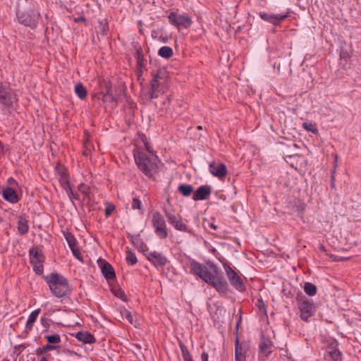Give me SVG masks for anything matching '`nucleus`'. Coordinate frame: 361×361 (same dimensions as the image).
<instances>
[{"mask_svg": "<svg viewBox=\"0 0 361 361\" xmlns=\"http://www.w3.org/2000/svg\"><path fill=\"white\" fill-rule=\"evenodd\" d=\"M191 270L202 280L214 287L220 293H226L228 290V283L224 279L219 268L214 264L209 265L211 271L208 268L195 261L190 262Z\"/></svg>", "mask_w": 361, "mask_h": 361, "instance_id": "1", "label": "nucleus"}, {"mask_svg": "<svg viewBox=\"0 0 361 361\" xmlns=\"http://www.w3.org/2000/svg\"><path fill=\"white\" fill-rule=\"evenodd\" d=\"M134 158L139 169L148 178H152L157 173L159 159L157 156L152 159L140 149H136L133 152Z\"/></svg>", "mask_w": 361, "mask_h": 361, "instance_id": "2", "label": "nucleus"}, {"mask_svg": "<svg viewBox=\"0 0 361 361\" xmlns=\"http://www.w3.org/2000/svg\"><path fill=\"white\" fill-rule=\"evenodd\" d=\"M44 279L56 297L61 298L71 293L68 280L63 276L54 272L45 276Z\"/></svg>", "mask_w": 361, "mask_h": 361, "instance_id": "3", "label": "nucleus"}, {"mask_svg": "<svg viewBox=\"0 0 361 361\" xmlns=\"http://www.w3.org/2000/svg\"><path fill=\"white\" fill-rule=\"evenodd\" d=\"M297 304L300 312V317L307 322L314 314L315 308L313 302L302 294L296 298Z\"/></svg>", "mask_w": 361, "mask_h": 361, "instance_id": "4", "label": "nucleus"}, {"mask_svg": "<svg viewBox=\"0 0 361 361\" xmlns=\"http://www.w3.org/2000/svg\"><path fill=\"white\" fill-rule=\"evenodd\" d=\"M165 214L168 219L169 223L172 225L175 229L179 231L190 233V229L188 226V220L183 219L180 215L171 213L165 209Z\"/></svg>", "mask_w": 361, "mask_h": 361, "instance_id": "5", "label": "nucleus"}, {"mask_svg": "<svg viewBox=\"0 0 361 361\" xmlns=\"http://www.w3.org/2000/svg\"><path fill=\"white\" fill-rule=\"evenodd\" d=\"M152 221L156 234L161 239L166 238L168 233L164 216L159 212H155L153 214Z\"/></svg>", "mask_w": 361, "mask_h": 361, "instance_id": "6", "label": "nucleus"}, {"mask_svg": "<svg viewBox=\"0 0 361 361\" xmlns=\"http://www.w3.org/2000/svg\"><path fill=\"white\" fill-rule=\"evenodd\" d=\"M16 102L14 92L8 85L0 82V103L7 107H11Z\"/></svg>", "mask_w": 361, "mask_h": 361, "instance_id": "7", "label": "nucleus"}, {"mask_svg": "<svg viewBox=\"0 0 361 361\" xmlns=\"http://www.w3.org/2000/svg\"><path fill=\"white\" fill-rule=\"evenodd\" d=\"M169 22L177 28H188L192 24V20L188 15H180L175 12L171 13L169 16Z\"/></svg>", "mask_w": 361, "mask_h": 361, "instance_id": "8", "label": "nucleus"}, {"mask_svg": "<svg viewBox=\"0 0 361 361\" xmlns=\"http://www.w3.org/2000/svg\"><path fill=\"white\" fill-rule=\"evenodd\" d=\"M39 17V13L33 10L30 11L28 13L18 14V19L19 23L25 26H29L32 28L35 27L37 26Z\"/></svg>", "mask_w": 361, "mask_h": 361, "instance_id": "9", "label": "nucleus"}, {"mask_svg": "<svg viewBox=\"0 0 361 361\" xmlns=\"http://www.w3.org/2000/svg\"><path fill=\"white\" fill-rule=\"evenodd\" d=\"M224 267L230 283L238 290L243 291L245 286L240 276L229 265L225 264Z\"/></svg>", "mask_w": 361, "mask_h": 361, "instance_id": "10", "label": "nucleus"}, {"mask_svg": "<svg viewBox=\"0 0 361 361\" xmlns=\"http://www.w3.org/2000/svg\"><path fill=\"white\" fill-rule=\"evenodd\" d=\"M272 346L273 343L270 338L262 335L259 345L260 360H264V358H267L271 354Z\"/></svg>", "mask_w": 361, "mask_h": 361, "instance_id": "11", "label": "nucleus"}, {"mask_svg": "<svg viewBox=\"0 0 361 361\" xmlns=\"http://www.w3.org/2000/svg\"><path fill=\"white\" fill-rule=\"evenodd\" d=\"M146 257L155 267H164L168 262L162 253L156 251L147 252Z\"/></svg>", "mask_w": 361, "mask_h": 361, "instance_id": "12", "label": "nucleus"}, {"mask_svg": "<svg viewBox=\"0 0 361 361\" xmlns=\"http://www.w3.org/2000/svg\"><path fill=\"white\" fill-rule=\"evenodd\" d=\"M99 263L102 273L106 280L109 281L116 279V273L112 266L109 262L100 259Z\"/></svg>", "mask_w": 361, "mask_h": 361, "instance_id": "13", "label": "nucleus"}, {"mask_svg": "<svg viewBox=\"0 0 361 361\" xmlns=\"http://www.w3.org/2000/svg\"><path fill=\"white\" fill-rule=\"evenodd\" d=\"M209 171L214 176L219 177V178H224L227 173V169L223 163L212 162L209 166Z\"/></svg>", "mask_w": 361, "mask_h": 361, "instance_id": "14", "label": "nucleus"}, {"mask_svg": "<svg viewBox=\"0 0 361 361\" xmlns=\"http://www.w3.org/2000/svg\"><path fill=\"white\" fill-rule=\"evenodd\" d=\"M210 194L211 187L207 185H202L193 193L192 199L195 201L206 200Z\"/></svg>", "mask_w": 361, "mask_h": 361, "instance_id": "15", "label": "nucleus"}, {"mask_svg": "<svg viewBox=\"0 0 361 361\" xmlns=\"http://www.w3.org/2000/svg\"><path fill=\"white\" fill-rule=\"evenodd\" d=\"M288 13L286 14H268L264 13L260 15L262 19L268 21L275 25H279L282 20L286 19L288 17Z\"/></svg>", "mask_w": 361, "mask_h": 361, "instance_id": "16", "label": "nucleus"}, {"mask_svg": "<svg viewBox=\"0 0 361 361\" xmlns=\"http://www.w3.org/2000/svg\"><path fill=\"white\" fill-rule=\"evenodd\" d=\"M247 348L240 343L237 337L235 341V361H245Z\"/></svg>", "mask_w": 361, "mask_h": 361, "instance_id": "17", "label": "nucleus"}, {"mask_svg": "<svg viewBox=\"0 0 361 361\" xmlns=\"http://www.w3.org/2000/svg\"><path fill=\"white\" fill-rule=\"evenodd\" d=\"M44 260V256L42 251L37 247H34L30 250V263L43 262Z\"/></svg>", "mask_w": 361, "mask_h": 361, "instance_id": "18", "label": "nucleus"}, {"mask_svg": "<svg viewBox=\"0 0 361 361\" xmlns=\"http://www.w3.org/2000/svg\"><path fill=\"white\" fill-rule=\"evenodd\" d=\"M75 338L85 344H92L96 341L94 336L88 331H78L75 334Z\"/></svg>", "mask_w": 361, "mask_h": 361, "instance_id": "19", "label": "nucleus"}, {"mask_svg": "<svg viewBox=\"0 0 361 361\" xmlns=\"http://www.w3.org/2000/svg\"><path fill=\"white\" fill-rule=\"evenodd\" d=\"M3 197L6 201L11 203H16L19 200L16 192L10 187L3 190Z\"/></svg>", "mask_w": 361, "mask_h": 361, "instance_id": "20", "label": "nucleus"}, {"mask_svg": "<svg viewBox=\"0 0 361 361\" xmlns=\"http://www.w3.org/2000/svg\"><path fill=\"white\" fill-rule=\"evenodd\" d=\"M58 175H59V180L60 182V184L61 187L63 188H66L70 185L69 179L68 177V175L64 169H59L58 170Z\"/></svg>", "mask_w": 361, "mask_h": 361, "instance_id": "21", "label": "nucleus"}, {"mask_svg": "<svg viewBox=\"0 0 361 361\" xmlns=\"http://www.w3.org/2000/svg\"><path fill=\"white\" fill-rule=\"evenodd\" d=\"M18 230L22 235H25L28 232V221L25 217L20 216L18 221Z\"/></svg>", "mask_w": 361, "mask_h": 361, "instance_id": "22", "label": "nucleus"}, {"mask_svg": "<svg viewBox=\"0 0 361 361\" xmlns=\"http://www.w3.org/2000/svg\"><path fill=\"white\" fill-rule=\"evenodd\" d=\"M41 310L37 309L32 311L28 317L27 321L26 322V328L29 330H31L32 328V325L35 323L37 317H38Z\"/></svg>", "mask_w": 361, "mask_h": 361, "instance_id": "23", "label": "nucleus"}, {"mask_svg": "<svg viewBox=\"0 0 361 361\" xmlns=\"http://www.w3.org/2000/svg\"><path fill=\"white\" fill-rule=\"evenodd\" d=\"M74 90L80 99H84L86 98L87 90L81 82H78L75 85Z\"/></svg>", "mask_w": 361, "mask_h": 361, "instance_id": "24", "label": "nucleus"}, {"mask_svg": "<svg viewBox=\"0 0 361 361\" xmlns=\"http://www.w3.org/2000/svg\"><path fill=\"white\" fill-rule=\"evenodd\" d=\"M324 357L328 361H342V354L341 351H331L324 355Z\"/></svg>", "mask_w": 361, "mask_h": 361, "instance_id": "25", "label": "nucleus"}, {"mask_svg": "<svg viewBox=\"0 0 361 361\" xmlns=\"http://www.w3.org/2000/svg\"><path fill=\"white\" fill-rule=\"evenodd\" d=\"M64 237L66 240L68 246L71 250H73L74 248L77 247L78 242L76 239L75 238L74 235L70 233V232H66L64 233Z\"/></svg>", "mask_w": 361, "mask_h": 361, "instance_id": "26", "label": "nucleus"}, {"mask_svg": "<svg viewBox=\"0 0 361 361\" xmlns=\"http://www.w3.org/2000/svg\"><path fill=\"white\" fill-rule=\"evenodd\" d=\"M178 190L183 196L188 197L193 192V187L189 184H181L178 186Z\"/></svg>", "mask_w": 361, "mask_h": 361, "instance_id": "27", "label": "nucleus"}, {"mask_svg": "<svg viewBox=\"0 0 361 361\" xmlns=\"http://www.w3.org/2000/svg\"><path fill=\"white\" fill-rule=\"evenodd\" d=\"M317 288L315 285L312 283L306 282L304 284V291L310 296H314L317 293Z\"/></svg>", "mask_w": 361, "mask_h": 361, "instance_id": "28", "label": "nucleus"}, {"mask_svg": "<svg viewBox=\"0 0 361 361\" xmlns=\"http://www.w3.org/2000/svg\"><path fill=\"white\" fill-rule=\"evenodd\" d=\"M158 54L163 58L169 59L173 55V50L170 47L164 46L159 49Z\"/></svg>", "mask_w": 361, "mask_h": 361, "instance_id": "29", "label": "nucleus"}, {"mask_svg": "<svg viewBox=\"0 0 361 361\" xmlns=\"http://www.w3.org/2000/svg\"><path fill=\"white\" fill-rule=\"evenodd\" d=\"M180 348L181 350V353L183 356V359L184 361H193L192 356L187 347L183 344V342H180L179 343Z\"/></svg>", "mask_w": 361, "mask_h": 361, "instance_id": "30", "label": "nucleus"}, {"mask_svg": "<svg viewBox=\"0 0 361 361\" xmlns=\"http://www.w3.org/2000/svg\"><path fill=\"white\" fill-rule=\"evenodd\" d=\"M302 127L308 132H311L315 135L318 134L319 130L314 123L311 122H304Z\"/></svg>", "mask_w": 361, "mask_h": 361, "instance_id": "31", "label": "nucleus"}, {"mask_svg": "<svg viewBox=\"0 0 361 361\" xmlns=\"http://www.w3.org/2000/svg\"><path fill=\"white\" fill-rule=\"evenodd\" d=\"M331 351H339L338 343L336 340L334 339L331 341L326 347L325 354H328Z\"/></svg>", "mask_w": 361, "mask_h": 361, "instance_id": "32", "label": "nucleus"}, {"mask_svg": "<svg viewBox=\"0 0 361 361\" xmlns=\"http://www.w3.org/2000/svg\"><path fill=\"white\" fill-rule=\"evenodd\" d=\"M164 92L160 88V85L155 86L154 88L153 86H151L150 90H149V95L151 99H155L159 97L160 94H162Z\"/></svg>", "mask_w": 361, "mask_h": 361, "instance_id": "33", "label": "nucleus"}, {"mask_svg": "<svg viewBox=\"0 0 361 361\" xmlns=\"http://www.w3.org/2000/svg\"><path fill=\"white\" fill-rule=\"evenodd\" d=\"M104 102H117V98L115 97L111 92V87L106 86V92L104 94Z\"/></svg>", "mask_w": 361, "mask_h": 361, "instance_id": "34", "label": "nucleus"}, {"mask_svg": "<svg viewBox=\"0 0 361 361\" xmlns=\"http://www.w3.org/2000/svg\"><path fill=\"white\" fill-rule=\"evenodd\" d=\"M45 338L48 341V344L54 345L61 342V337L59 334L47 335Z\"/></svg>", "mask_w": 361, "mask_h": 361, "instance_id": "35", "label": "nucleus"}, {"mask_svg": "<svg viewBox=\"0 0 361 361\" xmlns=\"http://www.w3.org/2000/svg\"><path fill=\"white\" fill-rule=\"evenodd\" d=\"M56 348V346L54 345H50V344H47L41 348H39L36 350V354L37 355H41L42 354H44V353H46L47 351L48 350H54Z\"/></svg>", "mask_w": 361, "mask_h": 361, "instance_id": "36", "label": "nucleus"}, {"mask_svg": "<svg viewBox=\"0 0 361 361\" xmlns=\"http://www.w3.org/2000/svg\"><path fill=\"white\" fill-rule=\"evenodd\" d=\"M126 262L130 265H133L137 263V257L133 252L128 250L127 251V255H126Z\"/></svg>", "mask_w": 361, "mask_h": 361, "instance_id": "37", "label": "nucleus"}, {"mask_svg": "<svg viewBox=\"0 0 361 361\" xmlns=\"http://www.w3.org/2000/svg\"><path fill=\"white\" fill-rule=\"evenodd\" d=\"M111 290H112L114 295L116 297L121 299L123 301L126 300V294H125L124 291L121 288H112Z\"/></svg>", "mask_w": 361, "mask_h": 361, "instance_id": "38", "label": "nucleus"}, {"mask_svg": "<svg viewBox=\"0 0 361 361\" xmlns=\"http://www.w3.org/2000/svg\"><path fill=\"white\" fill-rule=\"evenodd\" d=\"M121 314L122 317L127 319L129 322V323H130L131 324H135L133 317L130 311H128L126 309H124L121 312Z\"/></svg>", "mask_w": 361, "mask_h": 361, "instance_id": "39", "label": "nucleus"}, {"mask_svg": "<svg viewBox=\"0 0 361 361\" xmlns=\"http://www.w3.org/2000/svg\"><path fill=\"white\" fill-rule=\"evenodd\" d=\"M64 190L66 191L67 195L68 196V197L71 200H73V199L78 200V198H79L78 195H77V193H75L72 190V188H71V185H69L68 187L65 188Z\"/></svg>", "mask_w": 361, "mask_h": 361, "instance_id": "40", "label": "nucleus"}, {"mask_svg": "<svg viewBox=\"0 0 361 361\" xmlns=\"http://www.w3.org/2000/svg\"><path fill=\"white\" fill-rule=\"evenodd\" d=\"M31 264L33 266V269L37 274L40 275L42 274L44 269L42 262H39V264L31 263Z\"/></svg>", "mask_w": 361, "mask_h": 361, "instance_id": "41", "label": "nucleus"}, {"mask_svg": "<svg viewBox=\"0 0 361 361\" xmlns=\"http://www.w3.org/2000/svg\"><path fill=\"white\" fill-rule=\"evenodd\" d=\"M136 53H137V65L141 67L142 66V62L144 60V56L142 53L141 48L137 49Z\"/></svg>", "mask_w": 361, "mask_h": 361, "instance_id": "42", "label": "nucleus"}, {"mask_svg": "<svg viewBox=\"0 0 361 361\" xmlns=\"http://www.w3.org/2000/svg\"><path fill=\"white\" fill-rule=\"evenodd\" d=\"M159 79L160 77L158 73L153 74V78L151 81V86H153L154 88L155 86H159Z\"/></svg>", "mask_w": 361, "mask_h": 361, "instance_id": "43", "label": "nucleus"}, {"mask_svg": "<svg viewBox=\"0 0 361 361\" xmlns=\"http://www.w3.org/2000/svg\"><path fill=\"white\" fill-rule=\"evenodd\" d=\"M133 209H141V202L137 198H133L132 203Z\"/></svg>", "mask_w": 361, "mask_h": 361, "instance_id": "44", "label": "nucleus"}, {"mask_svg": "<svg viewBox=\"0 0 361 361\" xmlns=\"http://www.w3.org/2000/svg\"><path fill=\"white\" fill-rule=\"evenodd\" d=\"M114 209H115L114 205L109 204L105 209L106 216L107 217V216H110Z\"/></svg>", "mask_w": 361, "mask_h": 361, "instance_id": "45", "label": "nucleus"}, {"mask_svg": "<svg viewBox=\"0 0 361 361\" xmlns=\"http://www.w3.org/2000/svg\"><path fill=\"white\" fill-rule=\"evenodd\" d=\"M72 252H73V255L79 260L82 261V256L80 252V250L78 249V247H75L74 248L73 250H71Z\"/></svg>", "mask_w": 361, "mask_h": 361, "instance_id": "46", "label": "nucleus"}, {"mask_svg": "<svg viewBox=\"0 0 361 361\" xmlns=\"http://www.w3.org/2000/svg\"><path fill=\"white\" fill-rule=\"evenodd\" d=\"M100 30L101 32H102L103 35H106L107 34V30H108V26L106 24H103L101 25V27H100Z\"/></svg>", "mask_w": 361, "mask_h": 361, "instance_id": "47", "label": "nucleus"}, {"mask_svg": "<svg viewBox=\"0 0 361 361\" xmlns=\"http://www.w3.org/2000/svg\"><path fill=\"white\" fill-rule=\"evenodd\" d=\"M202 361H209V355L206 352H203L201 355Z\"/></svg>", "mask_w": 361, "mask_h": 361, "instance_id": "48", "label": "nucleus"}, {"mask_svg": "<svg viewBox=\"0 0 361 361\" xmlns=\"http://www.w3.org/2000/svg\"><path fill=\"white\" fill-rule=\"evenodd\" d=\"M78 189L82 193H85L86 192V185L85 184H80L78 186Z\"/></svg>", "mask_w": 361, "mask_h": 361, "instance_id": "49", "label": "nucleus"}, {"mask_svg": "<svg viewBox=\"0 0 361 361\" xmlns=\"http://www.w3.org/2000/svg\"><path fill=\"white\" fill-rule=\"evenodd\" d=\"M86 20V19L82 17V16H80L77 18H75V21L78 23V22H85Z\"/></svg>", "mask_w": 361, "mask_h": 361, "instance_id": "50", "label": "nucleus"}, {"mask_svg": "<svg viewBox=\"0 0 361 361\" xmlns=\"http://www.w3.org/2000/svg\"><path fill=\"white\" fill-rule=\"evenodd\" d=\"M334 180H335V177H334V174L333 173V174L331 175V186L332 188H334V187H335Z\"/></svg>", "mask_w": 361, "mask_h": 361, "instance_id": "51", "label": "nucleus"}, {"mask_svg": "<svg viewBox=\"0 0 361 361\" xmlns=\"http://www.w3.org/2000/svg\"><path fill=\"white\" fill-rule=\"evenodd\" d=\"M15 348H16V350H18L21 351L23 349H25V346L23 345H19L16 346Z\"/></svg>", "mask_w": 361, "mask_h": 361, "instance_id": "52", "label": "nucleus"}, {"mask_svg": "<svg viewBox=\"0 0 361 361\" xmlns=\"http://www.w3.org/2000/svg\"><path fill=\"white\" fill-rule=\"evenodd\" d=\"M258 303H259L258 307L260 310L262 308V307H264V304L262 300H259Z\"/></svg>", "mask_w": 361, "mask_h": 361, "instance_id": "53", "label": "nucleus"}, {"mask_svg": "<svg viewBox=\"0 0 361 361\" xmlns=\"http://www.w3.org/2000/svg\"><path fill=\"white\" fill-rule=\"evenodd\" d=\"M209 226L214 230L216 229V226L213 223H209Z\"/></svg>", "mask_w": 361, "mask_h": 361, "instance_id": "54", "label": "nucleus"}, {"mask_svg": "<svg viewBox=\"0 0 361 361\" xmlns=\"http://www.w3.org/2000/svg\"><path fill=\"white\" fill-rule=\"evenodd\" d=\"M145 145L147 151L151 152L150 147L149 146V145L147 143H145Z\"/></svg>", "mask_w": 361, "mask_h": 361, "instance_id": "55", "label": "nucleus"}, {"mask_svg": "<svg viewBox=\"0 0 361 361\" xmlns=\"http://www.w3.org/2000/svg\"><path fill=\"white\" fill-rule=\"evenodd\" d=\"M40 361H48V360L45 356H43L41 357Z\"/></svg>", "mask_w": 361, "mask_h": 361, "instance_id": "56", "label": "nucleus"}, {"mask_svg": "<svg viewBox=\"0 0 361 361\" xmlns=\"http://www.w3.org/2000/svg\"><path fill=\"white\" fill-rule=\"evenodd\" d=\"M162 42H167V38L166 37L163 38Z\"/></svg>", "mask_w": 361, "mask_h": 361, "instance_id": "57", "label": "nucleus"}, {"mask_svg": "<svg viewBox=\"0 0 361 361\" xmlns=\"http://www.w3.org/2000/svg\"><path fill=\"white\" fill-rule=\"evenodd\" d=\"M3 361H9L8 359H4Z\"/></svg>", "mask_w": 361, "mask_h": 361, "instance_id": "58", "label": "nucleus"}]
</instances>
